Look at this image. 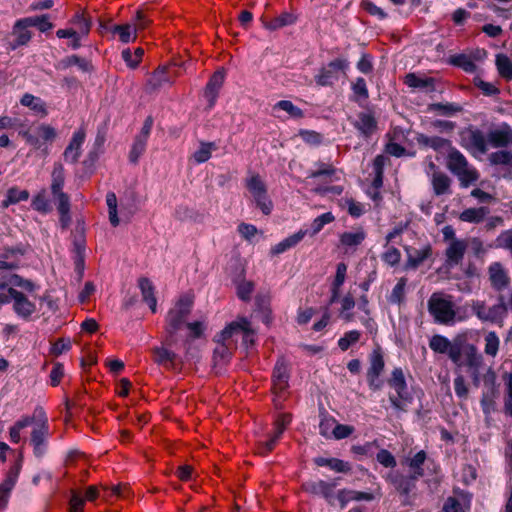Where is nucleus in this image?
Listing matches in <instances>:
<instances>
[{
  "label": "nucleus",
  "instance_id": "1",
  "mask_svg": "<svg viewBox=\"0 0 512 512\" xmlns=\"http://www.w3.org/2000/svg\"><path fill=\"white\" fill-rule=\"evenodd\" d=\"M193 300L185 295L179 298L175 305L168 311L165 317L163 343L167 346L177 344L178 333L186 326L187 318L191 313Z\"/></svg>",
  "mask_w": 512,
  "mask_h": 512
},
{
  "label": "nucleus",
  "instance_id": "2",
  "mask_svg": "<svg viewBox=\"0 0 512 512\" xmlns=\"http://www.w3.org/2000/svg\"><path fill=\"white\" fill-rule=\"evenodd\" d=\"M446 165L449 171L458 178L462 187H468L479 178L477 170L471 166L466 157L453 146L448 150Z\"/></svg>",
  "mask_w": 512,
  "mask_h": 512
},
{
  "label": "nucleus",
  "instance_id": "3",
  "mask_svg": "<svg viewBox=\"0 0 512 512\" xmlns=\"http://www.w3.org/2000/svg\"><path fill=\"white\" fill-rule=\"evenodd\" d=\"M428 311L438 324L450 325L456 318L455 304L452 296L433 293L428 300Z\"/></svg>",
  "mask_w": 512,
  "mask_h": 512
},
{
  "label": "nucleus",
  "instance_id": "4",
  "mask_svg": "<svg viewBox=\"0 0 512 512\" xmlns=\"http://www.w3.org/2000/svg\"><path fill=\"white\" fill-rule=\"evenodd\" d=\"M388 384L397 394L389 396V401L392 406L397 410L406 411L407 405L412 401V397L408 392L402 368H394L388 380Z\"/></svg>",
  "mask_w": 512,
  "mask_h": 512
},
{
  "label": "nucleus",
  "instance_id": "5",
  "mask_svg": "<svg viewBox=\"0 0 512 512\" xmlns=\"http://www.w3.org/2000/svg\"><path fill=\"white\" fill-rule=\"evenodd\" d=\"M498 299L499 302L491 307H487L484 301H473L472 312L483 322H500L507 314V305L503 295Z\"/></svg>",
  "mask_w": 512,
  "mask_h": 512
},
{
  "label": "nucleus",
  "instance_id": "6",
  "mask_svg": "<svg viewBox=\"0 0 512 512\" xmlns=\"http://www.w3.org/2000/svg\"><path fill=\"white\" fill-rule=\"evenodd\" d=\"M35 413L39 414L40 423L33 428L30 442L33 445L34 455L41 458L46 452L49 425L42 408L36 409Z\"/></svg>",
  "mask_w": 512,
  "mask_h": 512
},
{
  "label": "nucleus",
  "instance_id": "7",
  "mask_svg": "<svg viewBox=\"0 0 512 512\" xmlns=\"http://www.w3.org/2000/svg\"><path fill=\"white\" fill-rule=\"evenodd\" d=\"M348 65L347 60L342 58L332 60L326 66H323L315 76L316 83L320 86L333 85L338 81L341 74H345Z\"/></svg>",
  "mask_w": 512,
  "mask_h": 512
},
{
  "label": "nucleus",
  "instance_id": "8",
  "mask_svg": "<svg viewBox=\"0 0 512 512\" xmlns=\"http://www.w3.org/2000/svg\"><path fill=\"white\" fill-rule=\"evenodd\" d=\"M20 134L25 138L28 144L36 149L41 148L44 143H52L57 137L55 128L44 123L23 131Z\"/></svg>",
  "mask_w": 512,
  "mask_h": 512
},
{
  "label": "nucleus",
  "instance_id": "9",
  "mask_svg": "<svg viewBox=\"0 0 512 512\" xmlns=\"http://www.w3.org/2000/svg\"><path fill=\"white\" fill-rule=\"evenodd\" d=\"M370 366L367 370V382L371 390L378 391L383 387V380L380 379L385 366L381 350L375 349L369 357Z\"/></svg>",
  "mask_w": 512,
  "mask_h": 512
},
{
  "label": "nucleus",
  "instance_id": "10",
  "mask_svg": "<svg viewBox=\"0 0 512 512\" xmlns=\"http://www.w3.org/2000/svg\"><path fill=\"white\" fill-rule=\"evenodd\" d=\"M247 188L253 196V199L265 215H269L272 210V202L267 196V189L259 175L252 176L247 182Z\"/></svg>",
  "mask_w": 512,
  "mask_h": 512
},
{
  "label": "nucleus",
  "instance_id": "11",
  "mask_svg": "<svg viewBox=\"0 0 512 512\" xmlns=\"http://www.w3.org/2000/svg\"><path fill=\"white\" fill-rule=\"evenodd\" d=\"M461 144L470 152L485 154L488 151L487 137L474 127L466 128L461 132Z\"/></svg>",
  "mask_w": 512,
  "mask_h": 512
},
{
  "label": "nucleus",
  "instance_id": "12",
  "mask_svg": "<svg viewBox=\"0 0 512 512\" xmlns=\"http://www.w3.org/2000/svg\"><path fill=\"white\" fill-rule=\"evenodd\" d=\"M461 341L451 342L448 338L442 335H434L429 341V347L436 353L448 354L453 363L459 361V346Z\"/></svg>",
  "mask_w": 512,
  "mask_h": 512
},
{
  "label": "nucleus",
  "instance_id": "13",
  "mask_svg": "<svg viewBox=\"0 0 512 512\" xmlns=\"http://www.w3.org/2000/svg\"><path fill=\"white\" fill-rule=\"evenodd\" d=\"M65 183L64 167L61 163H55L51 173V194L56 205L58 203L70 202L68 194L63 192Z\"/></svg>",
  "mask_w": 512,
  "mask_h": 512
},
{
  "label": "nucleus",
  "instance_id": "14",
  "mask_svg": "<svg viewBox=\"0 0 512 512\" xmlns=\"http://www.w3.org/2000/svg\"><path fill=\"white\" fill-rule=\"evenodd\" d=\"M387 481L395 488V490L405 497L415 489L418 478L412 473L403 475L399 471H391L387 475Z\"/></svg>",
  "mask_w": 512,
  "mask_h": 512
},
{
  "label": "nucleus",
  "instance_id": "15",
  "mask_svg": "<svg viewBox=\"0 0 512 512\" xmlns=\"http://www.w3.org/2000/svg\"><path fill=\"white\" fill-rule=\"evenodd\" d=\"M8 292L14 302V312L23 319H29L31 315L35 313L36 305L31 302L24 293L16 290L13 287H9Z\"/></svg>",
  "mask_w": 512,
  "mask_h": 512
},
{
  "label": "nucleus",
  "instance_id": "16",
  "mask_svg": "<svg viewBox=\"0 0 512 512\" xmlns=\"http://www.w3.org/2000/svg\"><path fill=\"white\" fill-rule=\"evenodd\" d=\"M336 486V482H327L324 480L308 481L303 484V489L313 495L322 496L329 505H334V493L333 490Z\"/></svg>",
  "mask_w": 512,
  "mask_h": 512
},
{
  "label": "nucleus",
  "instance_id": "17",
  "mask_svg": "<svg viewBox=\"0 0 512 512\" xmlns=\"http://www.w3.org/2000/svg\"><path fill=\"white\" fill-rule=\"evenodd\" d=\"M459 350V361L454 363L455 365L459 367L465 366L467 370L476 366H482V356L477 352V348L474 345L461 342Z\"/></svg>",
  "mask_w": 512,
  "mask_h": 512
},
{
  "label": "nucleus",
  "instance_id": "18",
  "mask_svg": "<svg viewBox=\"0 0 512 512\" xmlns=\"http://www.w3.org/2000/svg\"><path fill=\"white\" fill-rule=\"evenodd\" d=\"M162 346H156L151 349L153 361L167 369H174L178 360V355L174 353L162 342Z\"/></svg>",
  "mask_w": 512,
  "mask_h": 512
},
{
  "label": "nucleus",
  "instance_id": "19",
  "mask_svg": "<svg viewBox=\"0 0 512 512\" xmlns=\"http://www.w3.org/2000/svg\"><path fill=\"white\" fill-rule=\"evenodd\" d=\"M85 140V131L80 128L74 132L68 146L65 148L63 158L66 162L75 164L81 156V146Z\"/></svg>",
  "mask_w": 512,
  "mask_h": 512
},
{
  "label": "nucleus",
  "instance_id": "20",
  "mask_svg": "<svg viewBox=\"0 0 512 512\" xmlns=\"http://www.w3.org/2000/svg\"><path fill=\"white\" fill-rule=\"evenodd\" d=\"M429 167L433 170L431 184L436 196L451 194V178L444 172L437 170L436 165L431 162Z\"/></svg>",
  "mask_w": 512,
  "mask_h": 512
},
{
  "label": "nucleus",
  "instance_id": "21",
  "mask_svg": "<svg viewBox=\"0 0 512 512\" xmlns=\"http://www.w3.org/2000/svg\"><path fill=\"white\" fill-rule=\"evenodd\" d=\"M290 378L289 365L284 358H279L273 369V388L275 392H283L288 387Z\"/></svg>",
  "mask_w": 512,
  "mask_h": 512
},
{
  "label": "nucleus",
  "instance_id": "22",
  "mask_svg": "<svg viewBox=\"0 0 512 512\" xmlns=\"http://www.w3.org/2000/svg\"><path fill=\"white\" fill-rule=\"evenodd\" d=\"M489 280L491 286L497 290L502 291L508 287L510 277L507 270L499 262L492 263L488 268Z\"/></svg>",
  "mask_w": 512,
  "mask_h": 512
},
{
  "label": "nucleus",
  "instance_id": "23",
  "mask_svg": "<svg viewBox=\"0 0 512 512\" xmlns=\"http://www.w3.org/2000/svg\"><path fill=\"white\" fill-rule=\"evenodd\" d=\"M20 469V464H15L14 466H12L9 469L6 478L0 484V509H3L6 506L10 493L17 482Z\"/></svg>",
  "mask_w": 512,
  "mask_h": 512
},
{
  "label": "nucleus",
  "instance_id": "24",
  "mask_svg": "<svg viewBox=\"0 0 512 512\" xmlns=\"http://www.w3.org/2000/svg\"><path fill=\"white\" fill-rule=\"evenodd\" d=\"M416 143L421 148H431L436 152H443L449 150L452 146L450 140L439 136H427L423 133H418L415 137Z\"/></svg>",
  "mask_w": 512,
  "mask_h": 512
},
{
  "label": "nucleus",
  "instance_id": "25",
  "mask_svg": "<svg viewBox=\"0 0 512 512\" xmlns=\"http://www.w3.org/2000/svg\"><path fill=\"white\" fill-rule=\"evenodd\" d=\"M353 126L365 138H369L378 128V123L374 115L370 112H360L357 119L353 122Z\"/></svg>",
  "mask_w": 512,
  "mask_h": 512
},
{
  "label": "nucleus",
  "instance_id": "26",
  "mask_svg": "<svg viewBox=\"0 0 512 512\" xmlns=\"http://www.w3.org/2000/svg\"><path fill=\"white\" fill-rule=\"evenodd\" d=\"M404 249L407 254V269H417L427 258L432 255V248L430 245H426L422 249L405 246Z\"/></svg>",
  "mask_w": 512,
  "mask_h": 512
},
{
  "label": "nucleus",
  "instance_id": "27",
  "mask_svg": "<svg viewBox=\"0 0 512 512\" xmlns=\"http://www.w3.org/2000/svg\"><path fill=\"white\" fill-rule=\"evenodd\" d=\"M366 239V232L362 227H357L351 231L344 232L339 236L340 245L348 250L355 251Z\"/></svg>",
  "mask_w": 512,
  "mask_h": 512
},
{
  "label": "nucleus",
  "instance_id": "28",
  "mask_svg": "<svg viewBox=\"0 0 512 512\" xmlns=\"http://www.w3.org/2000/svg\"><path fill=\"white\" fill-rule=\"evenodd\" d=\"M512 140L511 128L504 124L501 128L490 130L487 141L495 148L506 147Z\"/></svg>",
  "mask_w": 512,
  "mask_h": 512
},
{
  "label": "nucleus",
  "instance_id": "29",
  "mask_svg": "<svg viewBox=\"0 0 512 512\" xmlns=\"http://www.w3.org/2000/svg\"><path fill=\"white\" fill-rule=\"evenodd\" d=\"M467 244L464 240L454 239L446 249V261L450 266L458 265L464 258Z\"/></svg>",
  "mask_w": 512,
  "mask_h": 512
},
{
  "label": "nucleus",
  "instance_id": "30",
  "mask_svg": "<svg viewBox=\"0 0 512 512\" xmlns=\"http://www.w3.org/2000/svg\"><path fill=\"white\" fill-rule=\"evenodd\" d=\"M435 78L421 77L415 73H408L404 78V83L411 88H417L425 92L435 91Z\"/></svg>",
  "mask_w": 512,
  "mask_h": 512
},
{
  "label": "nucleus",
  "instance_id": "31",
  "mask_svg": "<svg viewBox=\"0 0 512 512\" xmlns=\"http://www.w3.org/2000/svg\"><path fill=\"white\" fill-rule=\"evenodd\" d=\"M373 499L374 495L370 492L341 489L337 493V500L341 508H344L350 501H372Z\"/></svg>",
  "mask_w": 512,
  "mask_h": 512
},
{
  "label": "nucleus",
  "instance_id": "32",
  "mask_svg": "<svg viewBox=\"0 0 512 512\" xmlns=\"http://www.w3.org/2000/svg\"><path fill=\"white\" fill-rule=\"evenodd\" d=\"M138 287L141 291L142 299L149 305L153 313L157 310V299L155 297V287L152 282L146 278L141 277L138 280Z\"/></svg>",
  "mask_w": 512,
  "mask_h": 512
},
{
  "label": "nucleus",
  "instance_id": "33",
  "mask_svg": "<svg viewBox=\"0 0 512 512\" xmlns=\"http://www.w3.org/2000/svg\"><path fill=\"white\" fill-rule=\"evenodd\" d=\"M224 82V73L222 71L215 72L210 78L205 88V97L209 102V107H213L218 95L219 89Z\"/></svg>",
  "mask_w": 512,
  "mask_h": 512
},
{
  "label": "nucleus",
  "instance_id": "34",
  "mask_svg": "<svg viewBox=\"0 0 512 512\" xmlns=\"http://www.w3.org/2000/svg\"><path fill=\"white\" fill-rule=\"evenodd\" d=\"M28 28V26H23V24L19 26L18 20L14 23L12 35L15 36V39L9 42V50H16L18 47L25 46L30 42L32 33Z\"/></svg>",
  "mask_w": 512,
  "mask_h": 512
},
{
  "label": "nucleus",
  "instance_id": "35",
  "mask_svg": "<svg viewBox=\"0 0 512 512\" xmlns=\"http://www.w3.org/2000/svg\"><path fill=\"white\" fill-rule=\"evenodd\" d=\"M232 347L228 343H217L213 351V367L221 370L231 359Z\"/></svg>",
  "mask_w": 512,
  "mask_h": 512
},
{
  "label": "nucleus",
  "instance_id": "36",
  "mask_svg": "<svg viewBox=\"0 0 512 512\" xmlns=\"http://www.w3.org/2000/svg\"><path fill=\"white\" fill-rule=\"evenodd\" d=\"M20 104L22 106L30 108L36 115L45 117L48 115L46 103L39 97H36L30 93H25L21 99Z\"/></svg>",
  "mask_w": 512,
  "mask_h": 512
},
{
  "label": "nucleus",
  "instance_id": "37",
  "mask_svg": "<svg viewBox=\"0 0 512 512\" xmlns=\"http://www.w3.org/2000/svg\"><path fill=\"white\" fill-rule=\"evenodd\" d=\"M307 230H299L297 233L285 238L275 246H273L270 250V254L272 256L279 255L288 249L296 246L307 234Z\"/></svg>",
  "mask_w": 512,
  "mask_h": 512
},
{
  "label": "nucleus",
  "instance_id": "38",
  "mask_svg": "<svg viewBox=\"0 0 512 512\" xmlns=\"http://www.w3.org/2000/svg\"><path fill=\"white\" fill-rule=\"evenodd\" d=\"M19 26L36 27L40 32H47L53 28V23L49 21L47 14L25 17L18 19Z\"/></svg>",
  "mask_w": 512,
  "mask_h": 512
},
{
  "label": "nucleus",
  "instance_id": "39",
  "mask_svg": "<svg viewBox=\"0 0 512 512\" xmlns=\"http://www.w3.org/2000/svg\"><path fill=\"white\" fill-rule=\"evenodd\" d=\"M314 463L319 467L327 466L331 470L338 473H348L351 470V465L349 462L338 458L316 457L314 458Z\"/></svg>",
  "mask_w": 512,
  "mask_h": 512
},
{
  "label": "nucleus",
  "instance_id": "40",
  "mask_svg": "<svg viewBox=\"0 0 512 512\" xmlns=\"http://www.w3.org/2000/svg\"><path fill=\"white\" fill-rule=\"evenodd\" d=\"M272 111H273V115L278 118H280V115L277 114V112H279V111L286 112L291 118H294V119H301L304 117V113H303L302 109H300L299 107L294 105L289 100L278 101L276 104L273 105Z\"/></svg>",
  "mask_w": 512,
  "mask_h": 512
},
{
  "label": "nucleus",
  "instance_id": "41",
  "mask_svg": "<svg viewBox=\"0 0 512 512\" xmlns=\"http://www.w3.org/2000/svg\"><path fill=\"white\" fill-rule=\"evenodd\" d=\"M3 284H5V287L11 286V287H20L25 291L33 292L36 289V284L32 282L31 280L24 279L18 274H11L9 276H3Z\"/></svg>",
  "mask_w": 512,
  "mask_h": 512
},
{
  "label": "nucleus",
  "instance_id": "42",
  "mask_svg": "<svg viewBox=\"0 0 512 512\" xmlns=\"http://www.w3.org/2000/svg\"><path fill=\"white\" fill-rule=\"evenodd\" d=\"M487 207L468 208L461 212L459 219L469 223H480L484 220L485 216L489 214Z\"/></svg>",
  "mask_w": 512,
  "mask_h": 512
},
{
  "label": "nucleus",
  "instance_id": "43",
  "mask_svg": "<svg viewBox=\"0 0 512 512\" xmlns=\"http://www.w3.org/2000/svg\"><path fill=\"white\" fill-rule=\"evenodd\" d=\"M427 458L425 451L417 452L413 457L407 458L406 463L411 469V473L418 479L424 476L423 464Z\"/></svg>",
  "mask_w": 512,
  "mask_h": 512
},
{
  "label": "nucleus",
  "instance_id": "44",
  "mask_svg": "<svg viewBox=\"0 0 512 512\" xmlns=\"http://www.w3.org/2000/svg\"><path fill=\"white\" fill-rule=\"evenodd\" d=\"M29 198L28 190H21L18 187H11L7 190L6 199L2 202V207L7 208L12 204L26 201Z\"/></svg>",
  "mask_w": 512,
  "mask_h": 512
},
{
  "label": "nucleus",
  "instance_id": "45",
  "mask_svg": "<svg viewBox=\"0 0 512 512\" xmlns=\"http://www.w3.org/2000/svg\"><path fill=\"white\" fill-rule=\"evenodd\" d=\"M215 150H217V145L214 142H201L192 157L196 163H204L211 158L212 152Z\"/></svg>",
  "mask_w": 512,
  "mask_h": 512
},
{
  "label": "nucleus",
  "instance_id": "46",
  "mask_svg": "<svg viewBox=\"0 0 512 512\" xmlns=\"http://www.w3.org/2000/svg\"><path fill=\"white\" fill-rule=\"evenodd\" d=\"M449 63L460 67L467 73H474L476 71V64L473 62L470 56L466 54H456L449 58Z\"/></svg>",
  "mask_w": 512,
  "mask_h": 512
},
{
  "label": "nucleus",
  "instance_id": "47",
  "mask_svg": "<svg viewBox=\"0 0 512 512\" xmlns=\"http://www.w3.org/2000/svg\"><path fill=\"white\" fill-rule=\"evenodd\" d=\"M241 323L239 321H234L228 324L219 334H217L214 338L216 343H228L230 347H232L231 338L235 333L240 332Z\"/></svg>",
  "mask_w": 512,
  "mask_h": 512
},
{
  "label": "nucleus",
  "instance_id": "48",
  "mask_svg": "<svg viewBox=\"0 0 512 512\" xmlns=\"http://www.w3.org/2000/svg\"><path fill=\"white\" fill-rule=\"evenodd\" d=\"M462 110V106L456 103H432L428 106V111L437 112L442 116H452Z\"/></svg>",
  "mask_w": 512,
  "mask_h": 512
},
{
  "label": "nucleus",
  "instance_id": "49",
  "mask_svg": "<svg viewBox=\"0 0 512 512\" xmlns=\"http://www.w3.org/2000/svg\"><path fill=\"white\" fill-rule=\"evenodd\" d=\"M78 66L82 71L88 72L92 69V65L89 61L84 58H81L77 55H71L64 59H62L59 63V68L66 69L70 66Z\"/></svg>",
  "mask_w": 512,
  "mask_h": 512
},
{
  "label": "nucleus",
  "instance_id": "50",
  "mask_svg": "<svg viewBox=\"0 0 512 512\" xmlns=\"http://www.w3.org/2000/svg\"><path fill=\"white\" fill-rule=\"evenodd\" d=\"M496 66L501 77L511 80L512 79V61L504 54L496 56Z\"/></svg>",
  "mask_w": 512,
  "mask_h": 512
},
{
  "label": "nucleus",
  "instance_id": "51",
  "mask_svg": "<svg viewBox=\"0 0 512 512\" xmlns=\"http://www.w3.org/2000/svg\"><path fill=\"white\" fill-rule=\"evenodd\" d=\"M407 284V279L402 277L398 280L397 284L394 286L390 296L388 297V301L392 304H401L405 298V287Z\"/></svg>",
  "mask_w": 512,
  "mask_h": 512
},
{
  "label": "nucleus",
  "instance_id": "52",
  "mask_svg": "<svg viewBox=\"0 0 512 512\" xmlns=\"http://www.w3.org/2000/svg\"><path fill=\"white\" fill-rule=\"evenodd\" d=\"M488 160L492 165H503L512 167V153L509 151H497L488 156Z\"/></svg>",
  "mask_w": 512,
  "mask_h": 512
},
{
  "label": "nucleus",
  "instance_id": "53",
  "mask_svg": "<svg viewBox=\"0 0 512 512\" xmlns=\"http://www.w3.org/2000/svg\"><path fill=\"white\" fill-rule=\"evenodd\" d=\"M143 55L144 49L140 47L134 51V54H132L130 49H124L122 51V58L130 68H136L139 65Z\"/></svg>",
  "mask_w": 512,
  "mask_h": 512
},
{
  "label": "nucleus",
  "instance_id": "54",
  "mask_svg": "<svg viewBox=\"0 0 512 512\" xmlns=\"http://www.w3.org/2000/svg\"><path fill=\"white\" fill-rule=\"evenodd\" d=\"M106 203L108 206L109 221L112 226L116 227L119 225V218L117 215V198L113 192L106 195Z\"/></svg>",
  "mask_w": 512,
  "mask_h": 512
},
{
  "label": "nucleus",
  "instance_id": "55",
  "mask_svg": "<svg viewBox=\"0 0 512 512\" xmlns=\"http://www.w3.org/2000/svg\"><path fill=\"white\" fill-rule=\"evenodd\" d=\"M335 220V217L331 212L324 213L315 218L311 224V236L319 233L326 224H329Z\"/></svg>",
  "mask_w": 512,
  "mask_h": 512
},
{
  "label": "nucleus",
  "instance_id": "56",
  "mask_svg": "<svg viewBox=\"0 0 512 512\" xmlns=\"http://www.w3.org/2000/svg\"><path fill=\"white\" fill-rule=\"evenodd\" d=\"M147 139L136 136L132 149L129 153V160L132 163H137L139 157L145 152Z\"/></svg>",
  "mask_w": 512,
  "mask_h": 512
},
{
  "label": "nucleus",
  "instance_id": "57",
  "mask_svg": "<svg viewBox=\"0 0 512 512\" xmlns=\"http://www.w3.org/2000/svg\"><path fill=\"white\" fill-rule=\"evenodd\" d=\"M73 244H74L75 256H80V255L85 256L84 228L79 224L75 228Z\"/></svg>",
  "mask_w": 512,
  "mask_h": 512
},
{
  "label": "nucleus",
  "instance_id": "58",
  "mask_svg": "<svg viewBox=\"0 0 512 512\" xmlns=\"http://www.w3.org/2000/svg\"><path fill=\"white\" fill-rule=\"evenodd\" d=\"M361 333L357 330L346 332L343 337L338 340V346L342 351H346L349 347L357 343L360 339Z\"/></svg>",
  "mask_w": 512,
  "mask_h": 512
},
{
  "label": "nucleus",
  "instance_id": "59",
  "mask_svg": "<svg viewBox=\"0 0 512 512\" xmlns=\"http://www.w3.org/2000/svg\"><path fill=\"white\" fill-rule=\"evenodd\" d=\"M361 8L365 10L371 16L377 17L379 20H384L387 18V13L381 8L378 7L371 0H362Z\"/></svg>",
  "mask_w": 512,
  "mask_h": 512
},
{
  "label": "nucleus",
  "instance_id": "60",
  "mask_svg": "<svg viewBox=\"0 0 512 512\" xmlns=\"http://www.w3.org/2000/svg\"><path fill=\"white\" fill-rule=\"evenodd\" d=\"M485 348L484 351L489 356H496L499 349V338L495 332H489L485 336Z\"/></svg>",
  "mask_w": 512,
  "mask_h": 512
},
{
  "label": "nucleus",
  "instance_id": "61",
  "mask_svg": "<svg viewBox=\"0 0 512 512\" xmlns=\"http://www.w3.org/2000/svg\"><path fill=\"white\" fill-rule=\"evenodd\" d=\"M31 206L34 210L41 213H48L50 206L46 198V191H40L32 200Z\"/></svg>",
  "mask_w": 512,
  "mask_h": 512
},
{
  "label": "nucleus",
  "instance_id": "62",
  "mask_svg": "<svg viewBox=\"0 0 512 512\" xmlns=\"http://www.w3.org/2000/svg\"><path fill=\"white\" fill-rule=\"evenodd\" d=\"M57 210L60 214L59 222L62 229H67L71 223L70 202L58 203Z\"/></svg>",
  "mask_w": 512,
  "mask_h": 512
},
{
  "label": "nucleus",
  "instance_id": "63",
  "mask_svg": "<svg viewBox=\"0 0 512 512\" xmlns=\"http://www.w3.org/2000/svg\"><path fill=\"white\" fill-rule=\"evenodd\" d=\"M294 22V17L289 13H284L280 15L279 17H276L269 23L265 24L266 28L270 30H276L281 27L290 25Z\"/></svg>",
  "mask_w": 512,
  "mask_h": 512
},
{
  "label": "nucleus",
  "instance_id": "64",
  "mask_svg": "<svg viewBox=\"0 0 512 512\" xmlns=\"http://www.w3.org/2000/svg\"><path fill=\"white\" fill-rule=\"evenodd\" d=\"M386 248L387 250L382 254V260L390 266L399 264L401 260L400 251L393 246H387Z\"/></svg>",
  "mask_w": 512,
  "mask_h": 512
}]
</instances>
